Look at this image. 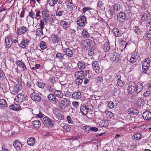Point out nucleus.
<instances>
[{"mask_svg": "<svg viewBox=\"0 0 151 151\" xmlns=\"http://www.w3.org/2000/svg\"><path fill=\"white\" fill-rule=\"evenodd\" d=\"M108 106L109 108L112 109L114 107V104L112 102L110 101L108 104Z\"/></svg>", "mask_w": 151, "mask_h": 151, "instance_id": "6e6d98bb", "label": "nucleus"}, {"mask_svg": "<svg viewBox=\"0 0 151 151\" xmlns=\"http://www.w3.org/2000/svg\"><path fill=\"white\" fill-rule=\"evenodd\" d=\"M70 100L68 99H64L61 100L59 104L60 107L62 109H65L70 105Z\"/></svg>", "mask_w": 151, "mask_h": 151, "instance_id": "7ed1b4c3", "label": "nucleus"}, {"mask_svg": "<svg viewBox=\"0 0 151 151\" xmlns=\"http://www.w3.org/2000/svg\"><path fill=\"white\" fill-rule=\"evenodd\" d=\"M86 22V18L84 16L81 17L78 20L77 23L78 25L81 27H83L85 24Z\"/></svg>", "mask_w": 151, "mask_h": 151, "instance_id": "6e6552de", "label": "nucleus"}, {"mask_svg": "<svg viewBox=\"0 0 151 151\" xmlns=\"http://www.w3.org/2000/svg\"><path fill=\"white\" fill-rule=\"evenodd\" d=\"M16 63L17 65V68H19L21 71H23L26 69V66L22 60H17Z\"/></svg>", "mask_w": 151, "mask_h": 151, "instance_id": "1a4fd4ad", "label": "nucleus"}, {"mask_svg": "<svg viewBox=\"0 0 151 151\" xmlns=\"http://www.w3.org/2000/svg\"><path fill=\"white\" fill-rule=\"evenodd\" d=\"M33 126L36 129H38L40 126V123L39 120H35L32 121Z\"/></svg>", "mask_w": 151, "mask_h": 151, "instance_id": "7c9ffc66", "label": "nucleus"}, {"mask_svg": "<svg viewBox=\"0 0 151 151\" xmlns=\"http://www.w3.org/2000/svg\"><path fill=\"white\" fill-rule=\"evenodd\" d=\"M113 31L116 37L120 36V34L119 33V31L117 28H114Z\"/></svg>", "mask_w": 151, "mask_h": 151, "instance_id": "de8ad7c7", "label": "nucleus"}, {"mask_svg": "<svg viewBox=\"0 0 151 151\" xmlns=\"http://www.w3.org/2000/svg\"><path fill=\"white\" fill-rule=\"evenodd\" d=\"M65 3L68 9L70 11L77 9L76 6L74 5L71 0H66Z\"/></svg>", "mask_w": 151, "mask_h": 151, "instance_id": "20e7f679", "label": "nucleus"}, {"mask_svg": "<svg viewBox=\"0 0 151 151\" xmlns=\"http://www.w3.org/2000/svg\"><path fill=\"white\" fill-rule=\"evenodd\" d=\"M142 116L145 120L148 121L151 119V112L150 111H146L143 113Z\"/></svg>", "mask_w": 151, "mask_h": 151, "instance_id": "f8f14e48", "label": "nucleus"}, {"mask_svg": "<svg viewBox=\"0 0 151 151\" xmlns=\"http://www.w3.org/2000/svg\"><path fill=\"white\" fill-rule=\"evenodd\" d=\"M48 98L49 100H52L55 102L57 103L58 102V99L56 98L54 94L51 93L49 94L48 96Z\"/></svg>", "mask_w": 151, "mask_h": 151, "instance_id": "c756f323", "label": "nucleus"}, {"mask_svg": "<svg viewBox=\"0 0 151 151\" xmlns=\"http://www.w3.org/2000/svg\"><path fill=\"white\" fill-rule=\"evenodd\" d=\"M149 19H150L148 16L147 14H145L141 18V20L143 22H145L148 20Z\"/></svg>", "mask_w": 151, "mask_h": 151, "instance_id": "a19ab883", "label": "nucleus"}, {"mask_svg": "<svg viewBox=\"0 0 151 151\" xmlns=\"http://www.w3.org/2000/svg\"><path fill=\"white\" fill-rule=\"evenodd\" d=\"M47 90L49 92L52 93L54 91L55 89L52 86H47Z\"/></svg>", "mask_w": 151, "mask_h": 151, "instance_id": "4d7b16f0", "label": "nucleus"}, {"mask_svg": "<svg viewBox=\"0 0 151 151\" xmlns=\"http://www.w3.org/2000/svg\"><path fill=\"white\" fill-rule=\"evenodd\" d=\"M43 29L40 28L37 29L36 30V34L37 36L39 37L40 38H43L44 37L42 32Z\"/></svg>", "mask_w": 151, "mask_h": 151, "instance_id": "4be33fe9", "label": "nucleus"}, {"mask_svg": "<svg viewBox=\"0 0 151 151\" xmlns=\"http://www.w3.org/2000/svg\"><path fill=\"white\" fill-rule=\"evenodd\" d=\"M42 122L45 126L48 127H52L53 126V121L50 118L46 117L42 119Z\"/></svg>", "mask_w": 151, "mask_h": 151, "instance_id": "f03ea898", "label": "nucleus"}, {"mask_svg": "<svg viewBox=\"0 0 151 151\" xmlns=\"http://www.w3.org/2000/svg\"><path fill=\"white\" fill-rule=\"evenodd\" d=\"M17 34L18 35L23 34L26 32H28L27 31L28 29L24 26H22L19 28H17Z\"/></svg>", "mask_w": 151, "mask_h": 151, "instance_id": "4468645a", "label": "nucleus"}, {"mask_svg": "<svg viewBox=\"0 0 151 151\" xmlns=\"http://www.w3.org/2000/svg\"><path fill=\"white\" fill-rule=\"evenodd\" d=\"M58 0H49L48 3L51 6H54L57 2Z\"/></svg>", "mask_w": 151, "mask_h": 151, "instance_id": "37998d69", "label": "nucleus"}, {"mask_svg": "<svg viewBox=\"0 0 151 151\" xmlns=\"http://www.w3.org/2000/svg\"><path fill=\"white\" fill-rule=\"evenodd\" d=\"M94 42L93 41L89 39H86L83 40L81 42V47L84 50H87V48L91 44L93 45Z\"/></svg>", "mask_w": 151, "mask_h": 151, "instance_id": "f257e3e1", "label": "nucleus"}, {"mask_svg": "<svg viewBox=\"0 0 151 151\" xmlns=\"http://www.w3.org/2000/svg\"><path fill=\"white\" fill-rule=\"evenodd\" d=\"M134 32L137 35H139L141 33L140 30L137 28H135L134 29Z\"/></svg>", "mask_w": 151, "mask_h": 151, "instance_id": "69168bd1", "label": "nucleus"}, {"mask_svg": "<svg viewBox=\"0 0 151 151\" xmlns=\"http://www.w3.org/2000/svg\"><path fill=\"white\" fill-rule=\"evenodd\" d=\"M31 97L32 99L35 101H40L41 100V98L40 95L34 92L31 93Z\"/></svg>", "mask_w": 151, "mask_h": 151, "instance_id": "9d476101", "label": "nucleus"}, {"mask_svg": "<svg viewBox=\"0 0 151 151\" xmlns=\"http://www.w3.org/2000/svg\"><path fill=\"white\" fill-rule=\"evenodd\" d=\"M51 38L53 42L55 43H58L60 39L58 36L54 34L51 36Z\"/></svg>", "mask_w": 151, "mask_h": 151, "instance_id": "a878e982", "label": "nucleus"}, {"mask_svg": "<svg viewBox=\"0 0 151 151\" xmlns=\"http://www.w3.org/2000/svg\"><path fill=\"white\" fill-rule=\"evenodd\" d=\"M35 15L36 18V17H39L40 18V14L41 13L40 10H37L35 9Z\"/></svg>", "mask_w": 151, "mask_h": 151, "instance_id": "864d4df0", "label": "nucleus"}, {"mask_svg": "<svg viewBox=\"0 0 151 151\" xmlns=\"http://www.w3.org/2000/svg\"><path fill=\"white\" fill-rule=\"evenodd\" d=\"M146 35L148 38L149 39L151 38V30H150L147 31V33L146 34Z\"/></svg>", "mask_w": 151, "mask_h": 151, "instance_id": "774afa93", "label": "nucleus"}, {"mask_svg": "<svg viewBox=\"0 0 151 151\" xmlns=\"http://www.w3.org/2000/svg\"><path fill=\"white\" fill-rule=\"evenodd\" d=\"M143 83L145 86L149 88L150 90H151V83L149 82H144Z\"/></svg>", "mask_w": 151, "mask_h": 151, "instance_id": "bf43d9fd", "label": "nucleus"}, {"mask_svg": "<svg viewBox=\"0 0 151 151\" xmlns=\"http://www.w3.org/2000/svg\"><path fill=\"white\" fill-rule=\"evenodd\" d=\"M138 57V53L137 52H134L131 56L130 60V62L132 63H134L137 60Z\"/></svg>", "mask_w": 151, "mask_h": 151, "instance_id": "6ab92c4d", "label": "nucleus"}, {"mask_svg": "<svg viewBox=\"0 0 151 151\" xmlns=\"http://www.w3.org/2000/svg\"><path fill=\"white\" fill-rule=\"evenodd\" d=\"M72 96L75 99H80L81 98V94L80 92H75L73 93Z\"/></svg>", "mask_w": 151, "mask_h": 151, "instance_id": "72a5a7b5", "label": "nucleus"}, {"mask_svg": "<svg viewBox=\"0 0 151 151\" xmlns=\"http://www.w3.org/2000/svg\"><path fill=\"white\" fill-rule=\"evenodd\" d=\"M114 8L115 11H119L120 10L122 7L119 4L116 3L114 5Z\"/></svg>", "mask_w": 151, "mask_h": 151, "instance_id": "58836bf2", "label": "nucleus"}, {"mask_svg": "<svg viewBox=\"0 0 151 151\" xmlns=\"http://www.w3.org/2000/svg\"><path fill=\"white\" fill-rule=\"evenodd\" d=\"M104 50L105 51L107 52L110 49V46L108 42H105L103 45Z\"/></svg>", "mask_w": 151, "mask_h": 151, "instance_id": "4c0bfd02", "label": "nucleus"}, {"mask_svg": "<svg viewBox=\"0 0 151 151\" xmlns=\"http://www.w3.org/2000/svg\"><path fill=\"white\" fill-rule=\"evenodd\" d=\"M63 129L66 130L67 131H69L70 130V127L69 125L66 124L63 126Z\"/></svg>", "mask_w": 151, "mask_h": 151, "instance_id": "13d9d810", "label": "nucleus"}, {"mask_svg": "<svg viewBox=\"0 0 151 151\" xmlns=\"http://www.w3.org/2000/svg\"><path fill=\"white\" fill-rule=\"evenodd\" d=\"M13 145L16 149L20 150L22 148V145L21 142L18 140H16L14 143Z\"/></svg>", "mask_w": 151, "mask_h": 151, "instance_id": "aec40b11", "label": "nucleus"}, {"mask_svg": "<svg viewBox=\"0 0 151 151\" xmlns=\"http://www.w3.org/2000/svg\"><path fill=\"white\" fill-rule=\"evenodd\" d=\"M36 85L38 86L40 88H43L45 86V85L43 83L40 82H37Z\"/></svg>", "mask_w": 151, "mask_h": 151, "instance_id": "052dcab7", "label": "nucleus"}, {"mask_svg": "<svg viewBox=\"0 0 151 151\" xmlns=\"http://www.w3.org/2000/svg\"><path fill=\"white\" fill-rule=\"evenodd\" d=\"M124 82L121 80L117 81V84L120 87L123 86L124 84Z\"/></svg>", "mask_w": 151, "mask_h": 151, "instance_id": "3c124183", "label": "nucleus"}, {"mask_svg": "<svg viewBox=\"0 0 151 151\" xmlns=\"http://www.w3.org/2000/svg\"><path fill=\"white\" fill-rule=\"evenodd\" d=\"M88 111V106H87L86 104L83 105L81 106L80 108V111L83 114H86Z\"/></svg>", "mask_w": 151, "mask_h": 151, "instance_id": "f3484780", "label": "nucleus"}, {"mask_svg": "<svg viewBox=\"0 0 151 151\" xmlns=\"http://www.w3.org/2000/svg\"><path fill=\"white\" fill-rule=\"evenodd\" d=\"M82 36L84 38H88L90 36L89 33L86 29H83L81 33Z\"/></svg>", "mask_w": 151, "mask_h": 151, "instance_id": "e433bc0d", "label": "nucleus"}, {"mask_svg": "<svg viewBox=\"0 0 151 151\" xmlns=\"http://www.w3.org/2000/svg\"><path fill=\"white\" fill-rule=\"evenodd\" d=\"M42 17H45L48 18L49 17V12L46 9H44L42 11Z\"/></svg>", "mask_w": 151, "mask_h": 151, "instance_id": "473e14b6", "label": "nucleus"}, {"mask_svg": "<svg viewBox=\"0 0 151 151\" xmlns=\"http://www.w3.org/2000/svg\"><path fill=\"white\" fill-rule=\"evenodd\" d=\"M136 91L138 93L141 92L143 88L142 84L140 82L136 83Z\"/></svg>", "mask_w": 151, "mask_h": 151, "instance_id": "cd10ccee", "label": "nucleus"}, {"mask_svg": "<svg viewBox=\"0 0 151 151\" xmlns=\"http://www.w3.org/2000/svg\"><path fill=\"white\" fill-rule=\"evenodd\" d=\"M22 89V86L19 84H16L14 87L12 89V92L14 93H18Z\"/></svg>", "mask_w": 151, "mask_h": 151, "instance_id": "412c9836", "label": "nucleus"}, {"mask_svg": "<svg viewBox=\"0 0 151 151\" xmlns=\"http://www.w3.org/2000/svg\"><path fill=\"white\" fill-rule=\"evenodd\" d=\"M113 116V114L111 111L106 112V117L108 119H111Z\"/></svg>", "mask_w": 151, "mask_h": 151, "instance_id": "79ce46f5", "label": "nucleus"}, {"mask_svg": "<svg viewBox=\"0 0 151 151\" xmlns=\"http://www.w3.org/2000/svg\"><path fill=\"white\" fill-rule=\"evenodd\" d=\"M146 27L148 28L151 27V19H149L146 23Z\"/></svg>", "mask_w": 151, "mask_h": 151, "instance_id": "5fc2aeb1", "label": "nucleus"}, {"mask_svg": "<svg viewBox=\"0 0 151 151\" xmlns=\"http://www.w3.org/2000/svg\"><path fill=\"white\" fill-rule=\"evenodd\" d=\"M127 112L129 114H137L138 113V111L134 108H130L127 110Z\"/></svg>", "mask_w": 151, "mask_h": 151, "instance_id": "b1692460", "label": "nucleus"}, {"mask_svg": "<svg viewBox=\"0 0 151 151\" xmlns=\"http://www.w3.org/2000/svg\"><path fill=\"white\" fill-rule=\"evenodd\" d=\"M12 37L9 36L6 37L5 39V43L6 47H9L12 45L13 42Z\"/></svg>", "mask_w": 151, "mask_h": 151, "instance_id": "ddd939ff", "label": "nucleus"}, {"mask_svg": "<svg viewBox=\"0 0 151 151\" xmlns=\"http://www.w3.org/2000/svg\"><path fill=\"white\" fill-rule=\"evenodd\" d=\"M99 125L101 127H106L108 125V121L107 120H103L99 122Z\"/></svg>", "mask_w": 151, "mask_h": 151, "instance_id": "2f4dec72", "label": "nucleus"}, {"mask_svg": "<svg viewBox=\"0 0 151 151\" xmlns=\"http://www.w3.org/2000/svg\"><path fill=\"white\" fill-rule=\"evenodd\" d=\"M125 17V14L123 12L119 13L117 16L118 19L120 22H123L124 21Z\"/></svg>", "mask_w": 151, "mask_h": 151, "instance_id": "393cba45", "label": "nucleus"}, {"mask_svg": "<svg viewBox=\"0 0 151 151\" xmlns=\"http://www.w3.org/2000/svg\"><path fill=\"white\" fill-rule=\"evenodd\" d=\"M40 47L42 50L45 49L47 47L46 43L43 41H41L40 43Z\"/></svg>", "mask_w": 151, "mask_h": 151, "instance_id": "49530a36", "label": "nucleus"}, {"mask_svg": "<svg viewBox=\"0 0 151 151\" xmlns=\"http://www.w3.org/2000/svg\"><path fill=\"white\" fill-rule=\"evenodd\" d=\"M27 96L23 95L22 94H19L17 95L16 97V99L19 101L22 102L26 99Z\"/></svg>", "mask_w": 151, "mask_h": 151, "instance_id": "dca6fc26", "label": "nucleus"}, {"mask_svg": "<svg viewBox=\"0 0 151 151\" xmlns=\"http://www.w3.org/2000/svg\"><path fill=\"white\" fill-rule=\"evenodd\" d=\"M53 94L55 96V97H57L58 98H61L63 96L62 92L60 90H55Z\"/></svg>", "mask_w": 151, "mask_h": 151, "instance_id": "f704fd0d", "label": "nucleus"}, {"mask_svg": "<svg viewBox=\"0 0 151 151\" xmlns=\"http://www.w3.org/2000/svg\"><path fill=\"white\" fill-rule=\"evenodd\" d=\"M57 118L59 120H62L64 119V117L60 113H59L57 116Z\"/></svg>", "mask_w": 151, "mask_h": 151, "instance_id": "0e129e2a", "label": "nucleus"}, {"mask_svg": "<svg viewBox=\"0 0 151 151\" xmlns=\"http://www.w3.org/2000/svg\"><path fill=\"white\" fill-rule=\"evenodd\" d=\"M26 86L28 87L29 88V89L31 90V92L33 91V89L32 88V86L30 82H27L26 83Z\"/></svg>", "mask_w": 151, "mask_h": 151, "instance_id": "8fccbe9b", "label": "nucleus"}, {"mask_svg": "<svg viewBox=\"0 0 151 151\" xmlns=\"http://www.w3.org/2000/svg\"><path fill=\"white\" fill-rule=\"evenodd\" d=\"M63 51L65 55L69 57H72L73 55V53L72 50L69 48L63 49Z\"/></svg>", "mask_w": 151, "mask_h": 151, "instance_id": "2eb2a0df", "label": "nucleus"}, {"mask_svg": "<svg viewBox=\"0 0 151 151\" xmlns=\"http://www.w3.org/2000/svg\"><path fill=\"white\" fill-rule=\"evenodd\" d=\"M92 68L94 71L97 73H99L102 72V69H100L99 63L95 61L92 62Z\"/></svg>", "mask_w": 151, "mask_h": 151, "instance_id": "423d86ee", "label": "nucleus"}, {"mask_svg": "<svg viewBox=\"0 0 151 151\" xmlns=\"http://www.w3.org/2000/svg\"><path fill=\"white\" fill-rule=\"evenodd\" d=\"M83 79L81 78H77L75 81L76 83L78 85H81L83 82Z\"/></svg>", "mask_w": 151, "mask_h": 151, "instance_id": "603ef678", "label": "nucleus"}, {"mask_svg": "<svg viewBox=\"0 0 151 151\" xmlns=\"http://www.w3.org/2000/svg\"><path fill=\"white\" fill-rule=\"evenodd\" d=\"M35 140L34 138L31 137L29 138L27 141V144L29 145L33 146L35 143Z\"/></svg>", "mask_w": 151, "mask_h": 151, "instance_id": "bb28decb", "label": "nucleus"}, {"mask_svg": "<svg viewBox=\"0 0 151 151\" xmlns=\"http://www.w3.org/2000/svg\"><path fill=\"white\" fill-rule=\"evenodd\" d=\"M136 83L134 82H130L129 85L128 91L129 93L132 94L135 90L136 88Z\"/></svg>", "mask_w": 151, "mask_h": 151, "instance_id": "39448f33", "label": "nucleus"}, {"mask_svg": "<svg viewBox=\"0 0 151 151\" xmlns=\"http://www.w3.org/2000/svg\"><path fill=\"white\" fill-rule=\"evenodd\" d=\"M63 12L61 10L58 11L57 10L56 12V15L57 16H61L63 14Z\"/></svg>", "mask_w": 151, "mask_h": 151, "instance_id": "338daca9", "label": "nucleus"}, {"mask_svg": "<svg viewBox=\"0 0 151 151\" xmlns=\"http://www.w3.org/2000/svg\"><path fill=\"white\" fill-rule=\"evenodd\" d=\"M103 81V78L101 76H99L97 78V83H100Z\"/></svg>", "mask_w": 151, "mask_h": 151, "instance_id": "680f3d73", "label": "nucleus"}, {"mask_svg": "<svg viewBox=\"0 0 151 151\" xmlns=\"http://www.w3.org/2000/svg\"><path fill=\"white\" fill-rule=\"evenodd\" d=\"M60 25L63 27L65 29L68 28L70 26V22H68L65 21L63 20L60 22Z\"/></svg>", "mask_w": 151, "mask_h": 151, "instance_id": "a211bd4d", "label": "nucleus"}, {"mask_svg": "<svg viewBox=\"0 0 151 151\" xmlns=\"http://www.w3.org/2000/svg\"><path fill=\"white\" fill-rule=\"evenodd\" d=\"M44 22L43 21H42V19L40 21L39 26L40 28L43 29L44 28Z\"/></svg>", "mask_w": 151, "mask_h": 151, "instance_id": "e2e57ef3", "label": "nucleus"}, {"mask_svg": "<svg viewBox=\"0 0 151 151\" xmlns=\"http://www.w3.org/2000/svg\"><path fill=\"white\" fill-rule=\"evenodd\" d=\"M87 75L83 71H77L75 73V76L77 78H81L84 79Z\"/></svg>", "mask_w": 151, "mask_h": 151, "instance_id": "0eeeda50", "label": "nucleus"}, {"mask_svg": "<svg viewBox=\"0 0 151 151\" xmlns=\"http://www.w3.org/2000/svg\"><path fill=\"white\" fill-rule=\"evenodd\" d=\"M35 10H32L30 12H29V16L32 18L33 19L34 18H36L35 15Z\"/></svg>", "mask_w": 151, "mask_h": 151, "instance_id": "09e8293b", "label": "nucleus"}, {"mask_svg": "<svg viewBox=\"0 0 151 151\" xmlns=\"http://www.w3.org/2000/svg\"><path fill=\"white\" fill-rule=\"evenodd\" d=\"M7 106L6 100L3 99L0 100V106L1 107H6Z\"/></svg>", "mask_w": 151, "mask_h": 151, "instance_id": "ea45409f", "label": "nucleus"}, {"mask_svg": "<svg viewBox=\"0 0 151 151\" xmlns=\"http://www.w3.org/2000/svg\"><path fill=\"white\" fill-rule=\"evenodd\" d=\"M141 137V136L140 134L137 133L133 135L132 138L135 140H137L140 139Z\"/></svg>", "mask_w": 151, "mask_h": 151, "instance_id": "c03bdc74", "label": "nucleus"}, {"mask_svg": "<svg viewBox=\"0 0 151 151\" xmlns=\"http://www.w3.org/2000/svg\"><path fill=\"white\" fill-rule=\"evenodd\" d=\"M21 108L20 105L19 104H14L11 105L10 106V108L16 111H19Z\"/></svg>", "mask_w": 151, "mask_h": 151, "instance_id": "5701e85b", "label": "nucleus"}, {"mask_svg": "<svg viewBox=\"0 0 151 151\" xmlns=\"http://www.w3.org/2000/svg\"><path fill=\"white\" fill-rule=\"evenodd\" d=\"M78 66L80 69L82 70L85 68L86 65L84 63L80 61L78 63Z\"/></svg>", "mask_w": 151, "mask_h": 151, "instance_id": "c9c22d12", "label": "nucleus"}, {"mask_svg": "<svg viewBox=\"0 0 151 151\" xmlns=\"http://www.w3.org/2000/svg\"><path fill=\"white\" fill-rule=\"evenodd\" d=\"M64 54L59 52L56 55V57L58 58L60 60H62L64 59Z\"/></svg>", "mask_w": 151, "mask_h": 151, "instance_id": "a18cd8bd", "label": "nucleus"}, {"mask_svg": "<svg viewBox=\"0 0 151 151\" xmlns=\"http://www.w3.org/2000/svg\"><path fill=\"white\" fill-rule=\"evenodd\" d=\"M150 60L148 58H146L142 63V66L149 67L150 65Z\"/></svg>", "mask_w": 151, "mask_h": 151, "instance_id": "c85d7f7f", "label": "nucleus"}, {"mask_svg": "<svg viewBox=\"0 0 151 151\" xmlns=\"http://www.w3.org/2000/svg\"><path fill=\"white\" fill-rule=\"evenodd\" d=\"M121 58V55L119 54H117L116 53L114 52L111 60L115 63H117L120 61Z\"/></svg>", "mask_w": 151, "mask_h": 151, "instance_id": "9b49d317", "label": "nucleus"}]
</instances>
